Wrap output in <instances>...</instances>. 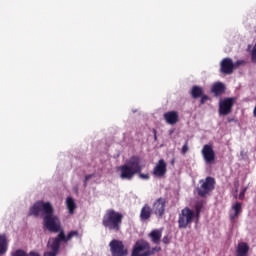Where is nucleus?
Returning <instances> with one entry per match:
<instances>
[{
    "label": "nucleus",
    "mask_w": 256,
    "mask_h": 256,
    "mask_svg": "<svg viewBox=\"0 0 256 256\" xmlns=\"http://www.w3.org/2000/svg\"><path fill=\"white\" fill-rule=\"evenodd\" d=\"M150 247H151V244H149V242H147L145 240H138L132 249L131 256H145L143 254H140L141 251L150 249Z\"/></svg>",
    "instance_id": "11"
},
{
    "label": "nucleus",
    "mask_w": 256,
    "mask_h": 256,
    "mask_svg": "<svg viewBox=\"0 0 256 256\" xmlns=\"http://www.w3.org/2000/svg\"><path fill=\"white\" fill-rule=\"evenodd\" d=\"M199 183L200 186L196 188L199 197H207L209 193L215 191V178L208 176L205 178V180H200Z\"/></svg>",
    "instance_id": "5"
},
{
    "label": "nucleus",
    "mask_w": 256,
    "mask_h": 256,
    "mask_svg": "<svg viewBox=\"0 0 256 256\" xmlns=\"http://www.w3.org/2000/svg\"><path fill=\"white\" fill-rule=\"evenodd\" d=\"M161 252V247L160 246H155L152 249H146V251L144 253H142V255L145 256H151V255H155V253H159Z\"/></svg>",
    "instance_id": "21"
},
{
    "label": "nucleus",
    "mask_w": 256,
    "mask_h": 256,
    "mask_svg": "<svg viewBox=\"0 0 256 256\" xmlns=\"http://www.w3.org/2000/svg\"><path fill=\"white\" fill-rule=\"evenodd\" d=\"M7 253V237L5 235H0V255Z\"/></svg>",
    "instance_id": "20"
},
{
    "label": "nucleus",
    "mask_w": 256,
    "mask_h": 256,
    "mask_svg": "<svg viewBox=\"0 0 256 256\" xmlns=\"http://www.w3.org/2000/svg\"><path fill=\"white\" fill-rule=\"evenodd\" d=\"M191 95L193 99H199V97L203 96V88H201V86H193L191 90Z\"/></svg>",
    "instance_id": "19"
},
{
    "label": "nucleus",
    "mask_w": 256,
    "mask_h": 256,
    "mask_svg": "<svg viewBox=\"0 0 256 256\" xmlns=\"http://www.w3.org/2000/svg\"><path fill=\"white\" fill-rule=\"evenodd\" d=\"M152 214L153 209H151V206H149V204H145L140 211L141 221H148V219H151Z\"/></svg>",
    "instance_id": "15"
},
{
    "label": "nucleus",
    "mask_w": 256,
    "mask_h": 256,
    "mask_svg": "<svg viewBox=\"0 0 256 256\" xmlns=\"http://www.w3.org/2000/svg\"><path fill=\"white\" fill-rule=\"evenodd\" d=\"M152 132L154 133V141H157V130L153 129Z\"/></svg>",
    "instance_id": "30"
},
{
    "label": "nucleus",
    "mask_w": 256,
    "mask_h": 256,
    "mask_svg": "<svg viewBox=\"0 0 256 256\" xmlns=\"http://www.w3.org/2000/svg\"><path fill=\"white\" fill-rule=\"evenodd\" d=\"M109 247L112 256H127L129 253L121 240L113 239L110 241Z\"/></svg>",
    "instance_id": "6"
},
{
    "label": "nucleus",
    "mask_w": 256,
    "mask_h": 256,
    "mask_svg": "<svg viewBox=\"0 0 256 256\" xmlns=\"http://www.w3.org/2000/svg\"><path fill=\"white\" fill-rule=\"evenodd\" d=\"M201 215V206L196 205L195 210L185 207L181 210V213L178 215V227L179 229H187L195 219L199 221Z\"/></svg>",
    "instance_id": "4"
},
{
    "label": "nucleus",
    "mask_w": 256,
    "mask_h": 256,
    "mask_svg": "<svg viewBox=\"0 0 256 256\" xmlns=\"http://www.w3.org/2000/svg\"><path fill=\"white\" fill-rule=\"evenodd\" d=\"M200 97H201V100H200L201 105H205V103H207V101H209V96H207V95L202 94V96H200Z\"/></svg>",
    "instance_id": "25"
},
{
    "label": "nucleus",
    "mask_w": 256,
    "mask_h": 256,
    "mask_svg": "<svg viewBox=\"0 0 256 256\" xmlns=\"http://www.w3.org/2000/svg\"><path fill=\"white\" fill-rule=\"evenodd\" d=\"M12 256H39V253L36 252H30L29 254H27L25 251L23 250H16Z\"/></svg>",
    "instance_id": "22"
},
{
    "label": "nucleus",
    "mask_w": 256,
    "mask_h": 256,
    "mask_svg": "<svg viewBox=\"0 0 256 256\" xmlns=\"http://www.w3.org/2000/svg\"><path fill=\"white\" fill-rule=\"evenodd\" d=\"M152 174L154 175V177H158L159 179L165 177V175L167 174V163L165 162V160L160 159L158 161L153 169Z\"/></svg>",
    "instance_id": "12"
},
{
    "label": "nucleus",
    "mask_w": 256,
    "mask_h": 256,
    "mask_svg": "<svg viewBox=\"0 0 256 256\" xmlns=\"http://www.w3.org/2000/svg\"><path fill=\"white\" fill-rule=\"evenodd\" d=\"M120 172V179L131 181L135 175H138L140 179L149 181V174H143V166H141V158L139 156H132L126 161L124 165L118 168Z\"/></svg>",
    "instance_id": "2"
},
{
    "label": "nucleus",
    "mask_w": 256,
    "mask_h": 256,
    "mask_svg": "<svg viewBox=\"0 0 256 256\" xmlns=\"http://www.w3.org/2000/svg\"><path fill=\"white\" fill-rule=\"evenodd\" d=\"M235 105V98H224L219 102V115H230Z\"/></svg>",
    "instance_id": "7"
},
{
    "label": "nucleus",
    "mask_w": 256,
    "mask_h": 256,
    "mask_svg": "<svg viewBox=\"0 0 256 256\" xmlns=\"http://www.w3.org/2000/svg\"><path fill=\"white\" fill-rule=\"evenodd\" d=\"M92 177H94L93 174H89V175L85 176L84 187H87V182H88L89 179H91Z\"/></svg>",
    "instance_id": "27"
},
{
    "label": "nucleus",
    "mask_w": 256,
    "mask_h": 256,
    "mask_svg": "<svg viewBox=\"0 0 256 256\" xmlns=\"http://www.w3.org/2000/svg\"><path fill=\"white\" fill-rule=\"evenodd\" d=\"M67 209L69 211L70 215H73L75 213V210L77 209V204H75V200L73 198L68 197L66 200Z\"/></svg>",
    "instance_id": "18"
},
{
    "label": "nucleus",
    "mask_w": 256,
    "mask_h": 256,
    "mask_svg": "<svg viewBox=\"0 0 256 256\" xmlns=\"http://www.w3.org/2000/svg\"><path fill=\"white\" fill-rule=\"evenodd\" d=\"M188 151H189V142L186 141L185 144L182 146L181 153L182 155H187Z\"/></svg>",
    "instance_id": "24"
},
{
    "label": "nucleus",
    "mask_w": 256,
    "mask_h": 256,
    "mask_svg": "<svg viewBox=\"0 0 256 256\" xmlns=\"http://www.w3.org/2000/svg\"><path fill=\"white\" fill-rule=\"evenodd\" d=\"M238 217H239V214H237L235 212H234V214H230V220L231 221H235V219L238 218Z\"/></svg>",
    "instance_id": "28"
},
{
    "label": "nucleus",
    "mask_w": 256,
    "mask_h": 256,
    "mask_svg": "<svg viewBox=\"0 0 256 256\" xmlns=\"http://www.w3.org/2000/svg\"><path fill=\"white\" fill-rule=\"evenodd\" d=\"M247 191V188L243 189L239 194L240 201H243L245 199V192Z\"/></svg>",
    "instance_id": "26"
},
{
    "label": "nucleus",
    "mask_w": 256,
    "mask_h": 256,
    "mask_svg": "<svg viewBox=\"0 0 256 256\" xmlns=\"http://www.w3.org/2000/svg\"><path fill=\"white\" fill-rule=\"evenodd\" d=\"M164 119L168 125H175L179 121V113L177 111H169L164 113Z\"/></svg>",
    "instance_id": "13"
},
{
    "label": "nucleus",
    "mask_w": 256,
    "mask_h": 256,
    "mask_svg": "<svg viewBox=\"0 0 256 256\" xmlns=\"http://www.w3.org/2000/svg\"><path fill=\"white\" fill-rule=\"evenodd\" d=\"M235 71V64L231 58H224L220 63V72L224 75H231Z\"/></svg>",
    "instance_id": "10"
},
{
    "label": "nucleus",
    "mask_w": 256,
    "mask_h": 256,
    "mask_svg": "<svg viewBox=\"0 0 256 256\" xmlns=\"http://www.w3.org/2000/svg\"><path fill=\"white\" fill-rule=\"evenodd\" d=\"M148 237H150L152 243L154 245H160L161 244V237H163V231L159 229L152 230L149 234Z\"/></svg>",
    "instance_id": "14"
},
{
    "label": "nucleus",
    "mask_w": 256,
    "mask_h": 256,
    "mask_svg": "<svg viewBox=\"0 0 256 256\" xmlns=\"http://www.w3.org/2000/svg\"><path fill=\"white\" fill-rule=\"evenodd\" d=\"M237 256H247L249 255V244L245 242H240L236 249Z\"/></svg>",
    "instance_id": "17"
},
{
    "label": "nucleus",
    "mask_w": 256,
    "mask_h": 256,
    "mask_svg": "<svg viewBox=\"0 0 256 256\" xmlns=\"http://www.w3.org/2000/svg\"><path fill=\"white\" fill-rule=\"evenodd\" d=\"M123 217V213L115 211V209H108L102 218V225L108 231L119 233L123 225Z\"/></svg>",
    "instance_id": "3"
},
{
    "label": "nucleus",
    "mask_w": 256,
    "mask_h": 256,
    "mask_svg": "<svg viewBox=\"0 0 256 256\" xmlns=\"http://www.w3.org/2000/svg\"><path fill=\"white\" fill-rule=\"evenodd\" d=\"M232 209H233L234 213L241 215V211H242L241 202H236L235 205L232 206Z\"/></svg>",
    "instance_id": "23"
},
{
    "label": "nucleus",
    "mask_w": 256,
    "mask_h": 256,
    "mask_svg": "<svg viewBox=\"0 0 256 256\" xmlns=\"http://www.w3.org/2000/svg\"><path fill=\"white\" fill-rule=\"evenodd\" d=\"M245 63V61L243 60H238L236 61V65L239 66V65H243Z\"/></svg>",
    "instance_id": "31"
},
{
    "label": "nucleus",
    "mask_w": 256,
    "mask_h": 256,
    "mask_svg": "<svg viewBox=\"0 0 256 256\" xmlns=\"http://www.w3.org/2000/svg\"><path fill=\"white\" fill-rule=\"evenodd\" d=\"M41 213L43 215V225L45 229L50 233H59L57 237L51 239V251L44 253V256H57L59 249H61V243H68L73 237H81L77 230H72L67 236L65 235V230L61 227V219L59 216L55 215V208H53L51 202L37 201L30 208L28 215L39 217Z\"/></svg>",
    "instance_id": "1"
},
{
    "label": "nucleus",
    "mask_w": 256,
    "mask_h": 256,
    "mask_svg": "<svg viewBox=\"0 0 256 256\" xmlns=\"http://www.w3.org/2000/svg\"><path fill=\"white\" fill-rule=\"evenodd\" d=\"M162 242H163L165 245H169V237H168V236H164L163 239H162Z\"/></svg>",
    "instance_id": "29"
},
{
    "label": "nucleus",
    "mask_w": 256,
    "mask_h": 256,
    "mask_svg": "<svg viewBox=\"0 0 256 256\" xmlns=\"http://www.w3.org/2000/svg\"><path fill=\"white\" fill-rule=\"evenodd\" d=\"M165 207H167V199L160 197L153 203L152 211L156 217L161 218L165 215Z\"/></svg>",
    "instance_id": "8"
},
{
    "label": "nucleus",
    "mask_w": 256,
    "mask_h": 256,
    "mask_svg": "<svg viewBox=\"0 0 256 256\" xmlns=\"http://www.w3.org/2000/svg\"><path fill=\"white\" fill-rule=\"evenodd\" d=\"M201 153L206 165L215 164V150H213V147L211 145H204Z\"/></svg>",
    "instance_id": "9"
},
{
    "label": "nucleus",
    "mask_w": 256,
    "mask_h": 256,
    "mask_svg": "<svg viewBox=\"0 0 256 256\" xmlns=\"http://www.w3.org/2000/svg\"><path fill=\"white\" fill-rule=\"evenodd\" d=\"M225 84L223 82H216L213 84L211 88V92L214 93L215 97H220V95H223L225 93Z\"/></svg>",
    "instance_id": "16"
}]
</instances>
